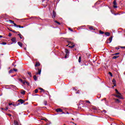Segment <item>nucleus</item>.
Segmentation results:
<instances>
[{"instance_id":"obj_14","label":"nucleus","mask_w":125,"mask_h":125,"mask_svg":"<svg viewBox=\"0 0 125 125\" xmlns=\"http://www.w3.org/2000/svg\"><path fill=\"white\" fill-rule=\"evenodd\" d=\"M18 44L20 46H21V47H22V46H23V44H22V43L20 42H18Z\"/></svg>"},{"instance_id":"obj_23","label":"nucleus","mask_w":125,"mask_h":125,"mask_svg":"<svg viewBox=\"0 0 125 125\" xmlns=\"http://www.w3.org/2000/svg\"><path fill=\"white\" fill-rule=\"evenodd\" d=\"M72 46H69L68 47H70V48H74L75 47V44L71 45Z\"/></svg>"},{"instance_id":"obj_45","label":"nucleus","mask_w":125,"mask_h":125,"mask_svg":"<svg viewBox=\"0 0 125 125\" xmlns=\"http://www.w3.org/2000/svg\"><path fill=\"white\" fill-rule=\"evenodd\" d=\"M115 49H116L117 50H118V49H120V48L119 47H116Z\"/></svg>"},{"instance_id":"obj_9","label":"nucleus","mask_w":125,"mask_h":125,"mask_svg":"<svg viewBox=\"0 0 125 125\" xmlns=\"http://www.w3.org/2000/svg\"><path fill=\"white\" fill-rule=\"evenodd\" d=\"M39 66H41V63H40V62H36L35 65V67H39Z\"/></svg>"},{"instance_id":"obj_22","label":"nucleus","mask_w":125,"mask_h":125,"mask_svg":"<svg viewBox=\"0 0 125 125\" xmlns=\"http://www.w3.org/2000/svg\"><path fill=\"white\" fill-rule=\"evenodd\" d=\"M28 75L30 77V78H32V73L30 72H27Z\"/></svg>"},{"instance_id":"obj_43","label":"nucleus","mask_w":125,"mask_h":125,"mask_svg":"<svg viewBox=\"0 0 125 125\" xmlns=\"http://www.w3.org/2000/svg\"><path fill=\"white\" fill-rule=\"evenodd\" d=\"M68 30H69V31H71V32H74V31L73 30V29H71V28H68Z\"/></svg>"},{"instance_id":"obj_44","label":"nucleus","mask_w":125,"mask_h":125,"mask_svg":"<svg viewBox=\"0 0 125 125\" xmlns=\"http://www.w3.org/2000/svg\"><path fill=\"white\" fill-rule=\"evenodd\" d=\"M11 36H12V34H11V33H9L8 37H11Z\"/></svg>"},{"instance_id":"obj_33","label":"nucleus","mask_w":125,"mask_h":125,"mask_svg":"<svg viewBox=\"0 0 125 125\" xmlns=\"http://www.w3.org/2000/svg\"><path fill=\"white\" fill-rule=\"evenodd\" d=\"M34 92L35 93H38V92H39V90L38 89H36L34 91Z\"/></svg>"},{"instance_id":"obj_61","label":"nucleus","mask_w":125,"mask_h":125,"mask_svg":"<svg viewBox=\"0 0 125 125\" xmlns=\"http://www.w3.org/2000/svg\"><path fill=\"white\" fill-rule=\"evenodd\" d=\"M110 52H113L112 50H111Z\"/></svg>"},{"instance_id":"obj_29","label":"nucleus","mask_w":125,"mask_h":125,"mask_svg":"<svg viewBox=\"0 0 125 125\" xmlns=\"http://www.w3.org/2000/svg\"><path fill=\"white\" fill-rule=\"evenodd\" d=\"M119 56H114L112 57V59H117V58H118Z\"/></svg>"},{"instance_id":"obj_47","label":"nucleus","mask_w":125,"mask_h":125,"mask_svg":"<svg viewBox=\"0 0 125 125\" xmlns=\"http://www.w3.org/2000/svg\"><path fill=\"white\" fill-rule=\"evenodd\" d=\"M121 48H125V46H120Z\"/></svg>"},{"instance_id":"obj_37","label":"nucleus","mask_w":125,"mask_h":125,"mask_svg":"<svg viewBox=\"0 0 125 125\" xmlns=\"http://www.w3.org/2000/svg\"><path fill=\"white\" fill-rule=\"evenodd\" d=\"M9 73L10 74L11 73H13V69H11L9 71Z\"/></svg>"},{"instance_id":"obj_50","label":"nucleus","mask_w":125,"mask_h":125,"mask_svg":"<svg viewBox=\"0 0 125 125\" xmlns=\"http://www.w3.org/2000/svg\"><path fill=\"white\" fill-rule=\"evenodd\" d=\"M13 104H12V103H9V106H11V105H13Z\"/></svg>"},{"instance_id":"obj_21","label":"nucleus","mask_w":125,"mask_h":125,"mask_svg":"<svg viewBox=\"0 0 125 125\" xmlns=\"http://www.w3.org/2000/svg\"><path fill=\"white\" fill-rule=\"evenodd\" d=\"M9 21L10 22V23L11 24H13L14 25V24H15V23H14V21H12L11 20H9Z\"/></svg>"},{"instance_id":"obj_31","label":"nucleus","mask_w":125,"mask_h":125,"mask_svg":"<svg viewBox=\"0 0 125 125\" xmlns=\"http://www.w3.org/2000/svg\"><path fill=\"white\" fill-rule=\"evenodd\" d=\"M39 89L40 90H42V91H43V92H44L45 91V90L43 89V88H39Z\"/></svg>"},{"instance_id":"obj_3","label":"nucleus","mask_w":125,"mask_h":125,"mask_svg":"<svg viewBox=\"0 0 125 125\" xmlns=\"http://www.w3.org/2000/svg\"><path fill=\"white\" fill-rule=\"evenodd\" d=\"M11 42H13V43H16L17 42H16V37H13L11 39Z\"/></svg>"},{"instance_id":"obj_64","label":"nucleus","mask_w":125,"mask_h":125,"mask_svg":"<svg viewBox=\"0 0 125 125\" xmlns=\"http://www.w3.org/2000/svg\"><path fill=\"white\" fill-rule=\"evenodd\" d=\"M114 54H113L112 55H115Z\"/></svg>"},{"instance_id":"obj_30","label":"nucleus","mask_w":125,"mask_h":125,"mask_svg":"<svg viewBox=\"0 0 125 125\" xmlns=\"http://www.w3.org/2000/svg\"><path fill=\"white\" fill-rule=\"evenodd\" d=\"M14 124L15 125H19V124H18V122H17V121H14Z\"/></svg>"},{"instance_id":"obj_62","label":"nucleus","mask_w":125,"mask_h":125,"mask_svg":"<svg viewBox=\"0 0 125 125\" xmlns=\"http://www.w3.org/2000/svg\"><path fill=\"white\" fill-rule=\"evenodd\" d=\"M72 124H74V125H75V123L74 122H72Z\"/></svg>"},{"instance_id":"obj_60","label":"nucleus","mask_w":125,"mask_h":125,"mask_svg":"<svg viewBox=\"0 0 125 125\" xmlns=\"http://www.w3.org/2000/svg\"><path fill=\"white\" fill-rule=\"evenodd\" d=\"M0 55H3V54H1V55H0Z\"/></svg>"},{"instance_id":"obj_27","label":"nucleus","mask_w":125,"mask_h":125,"mask_svg":"<svg viewBox=\"0 0 125 125\" xmlns=\"http://www.w3.org/2000/svg\"><path fill=\"white\" fill-rule=\"evenodd\" d=\"M65 53L67 55L68 53H69V50H68L67 49H65Z\"/></svg>"},{"instance_id":"obj_36","label":"nucleus","mask_w":125,"mask_h":125,"mask_svg":"<svg viewBox=\"0 0 125 125\" xmlns=\"http://www.w3.org/2000/svg\"><path fill=\"white\" fill-rule=\"evenodd\" d=\"M19 82H21V83H24V81H23V80H22L21 79H20L19 80Z\"/></svg>"},{"instance_id":"obj_41","label":"nucleus","mask_w":125,"mask_h":125,"mask_svg":"<svg viewBox=\"0 0 125 125\" xmlns=\"http://www.w3.org/2000/svg\"><path fill=\"white\" fill-rule=\"evenodd\" d=\"M120 54V53H116L114 54V55H115L116 56H117V55H119Z\"/></svg>"},{"instance_id":"obj_48","label":"nucleus","mask_w":125,"mask_h":125,"mask_svg":"<svg viewBox=\"0 0 125 125\" xmlns=\"http://www.w3.org/2000/svg\"><path fill=\"white\" fill-rule=\"evenodd\" d=\"M103 112H104V113H106V111L105 110H103Z\"/></svg>"},{"instance_id":"obj_32","label":"nucleus","mask_w":125,"mask_h":125,"mask_svg":"<svg viewBox=\"0 0 125 125\" xmlns=\"http://www.w3.org/2000/svg\"><path fill=\"white\" fill-rule=\"evenodd\" d=\"M99 33L100 34H101V35H103L104 34V32L101 31V30H100L99 31Z\"/></svg>"},{"instance_id":"obj_58","label":"nucleus","mask_w":125,"mask_h":125,"mask_svg":"<svg viewBox=\"0 0 125 125\" xmlns=\"http://www.w3.org/2000/svg\"><path fill=\"white\" fill-rule=\"evenodd\" d=\"M0 38H2V36L0 35Z\"/></svg>"},{"instance_id":"obj_59","label":"nucleus","mask_w":125,"mask_h":125,"mask_svg":"<svg viewBox=\"0 0 125 125\" xmlns=\"http://www.w3.org/2000/svg\"><path fill=\"white\" fill-rule=\"evenodd\" d=\"M14 66V67L15 68V67H16V64H15Z\"/></svg>"},{"instance_id":"obj_57","label":"nucleus","mask_w":125,"mask_h":125,"mask_svg":"<svg viewBox=\"0 0 125 125\" xmlns=\"http://www.w3.org/2000/svg\"><path fill=\"white\" fill-rule=\"evenodd\" d=\"M28 104H29V103H26L25 104L26 105H28Z\"/></svg>"},{"instance_id":"obj_12","label":"nucleus","mask_w":125,"mask_h":125,"mask_svg":"<svg viewBox=\"0 0 125 125\" xmlns=\"http://www.w3.org/2000/svg\"><path fill=\"white\" fill-rule=\"evenodd\" d=\"M114 100L115 101V103H120L121 102V101L118 99H114Z\"/></svg>"},{"instance_id":"obj_11","label":"nucleus","mask_w":125,"mask_h":125,"mask_svg":"<svg viewBox=\"0 0 125 125\" xmlns=\"http://www.w3.org/2000/svg\"><path fill=\"white\" fill-rule=\"evenodd\" d=\"M14 25L15 27H19V28H24V26H21V25H18L16 24V23H14Z\"/></svg>"},{"instance_id":"obj_46","label":"nucleus","mask_w":125,"mask_h":125,"mask_svg":"<svg viewBox=\"0 0 125 125\" xmlns=\"http://www.w3.org/2000/svg\"><path fill=\"white\" fill-rule=\"evenodd\" d=\"M5 111H7V110H8V107H6L5 109H4Z\"/></svg>"},{"instance_id":"obj_2","label":"nucleus","mask_w":125,"mask_h":125,"mask_svg":"<svg viewBox=\"0 0 125 125\" xmlns=\"http://www.w3.org/2000/svg\"><path fill=\"white\" fill-rule=\"evenodd\" d=\"M56 111L57 112V113L61 112L62 114H65V112H63V110L61 108H57L56 109Z\"/></svg>"},{"instance_id":"obj_5","label":"nucleus","mask_w":125,"mask_h":125,"mask_svg":"<svg viewBox=\"0 0 125 125\" xmlns=\"http://www.w3.org/2000/svg\"><path fill=\"white\" fill-rule=\"evenodd\" d=\"M113 4L114 6H113V7L114 8H117L118 7V6H117V1H116V0H114L113 1Z\"/></svg>"},{"instance_id":"obj_6","label":"nucleus","mask_w":125,"mask_h":125,"mask_svg":"<svg viewBox=\"0 0 125 125\" xmlns=\"http://www.w3.org/2000/svg\"><path fill=\"white\" fill-rule=\"evenodd\" d=\"M115 97H117V98H119V99H124V98L122 97V95H115Z\"/></svg>"},{"instance_id":"obj_20","label":"nucleus","mask_w":125,"mask_h":125,"mask_svg":"<svg viewBox=\"0 0 125 125\" xmlns=\"http://www.w3.org/2000/svg\"><path fill=\"white\" fill-rule=\"evenodd\" d=\"M19 105H20V103H19L17 104H13V106H14V107H16V106H19Z\"/></svg>"},{"instance_id":"obj_53","label":"nucleus","mask_w":125,"mask_h":125,"mask_svg":"<svg viewBox=\"0 0 125 125\" xmlns=\"http://www.w3.org/2000/svg\"><path fill=\"white\" fill-rule=\"evenodd\" d=\"M14 64H15V62H13L12 64V66H14Z\"/></svg>"},{"instance_id":"obj_17","label":"nucleus","mask_w":125,"mask_h":125,"mask_svg":"<svg viewBox=\"0 0 125 125\" xmlns=\"http://www.w3.org/2000/svg\"><path fill=\"white\" fill-rule=\"evenodd\" d=\"M104 35H105V36H107V37H109V36H110V33H109V32H105V33H104Z\"/></svg>"},{"instance_id":"obj_40","label":"nucleus","mask_w":125,"mask_h":125,"mask_svg":"<svg viewBox=\"0 0 125 125\" xmlns=\"http://www.w3.org/2000/svg\"><path fill=\"white\" fill-rule=\"evenodd\" d=\"M13 70L15 72H17V71H18V70H17V69L16 68H13Z\"/></svg>"},{"instance_id":"obj_56","label":"nucleus","mask_w":125,"mask_h":125,"mask_svg":"<svg viewBox=\"0 0 125 125\" xmlns=\"http://www.w3.org/2000/svg\"><path fill=\"white\" fill-rule=\"evenodd\" d=\"M1 110H4V108H1Z\"/></svg>"},{"instance_id":"obj_16","label":"nucleus","mask_w":125,"mask_h":125,"mask_svg":"<svg viewBox=\"0 0 125 125\" xmlns=\"http://www.w3.org/2000/svg\"><path fill=\"white\" fill-rule=\"evenodd\" d=\"M115 91L117 94H118L119 95H121V94L119 92V91H118V89H115Z\"/></svg>"},{"instance_id":"obj_52","label":"nucleus","mask_w":125,"mask_h":125,"mask_svg":"<svg viewBox=\"0 0 125 125\" xmlns=\"http://www.w3.org/2000/svg\"><path fill=\"white\" fill-rule=\"evenodd\" d=\"M8 116H9V117H11V115L10 114H8Z\"/></svg>"},{"instance_id":"obj_42","label":"nucleus","mask_w":125,"mask_h":125,"mask_svg":"<svg viewBox=\"0 0 125 125\" xmlns=\"http://www.w3.org/2000/svg\"><path fill=\"white\" fill-rule=\"evenodd\" d=\"M85 102H86V103H89V104H90V102H89V101L86 100V101H85Z\"/></svg>"},{"instance_id":"obj_1","label":"nucleus","mask_w":125,"mask_h":125,"mask_svg":"<svg viewBox=\"0 0 125 125\" xmlns=\"http://www.w3.org/2000/svg\"><path fill=\"white\" fill-rule=\"evenodd\" d=\"M113 40V37H110L108 40H107L106 41V43H111V42H112V41Z\"/></svg>"},{"instance_id":"obj_15","label":"nucleus","mask_w":125,"mask_h":125,"mask_svg":"<svg viewBox=\"0 0 125 125\" xmlns=\"http://www.w3.org/2000/svg\"><path fill=\"white\" fill-rule=\"evenodd\" d=\"M89 30L95 31V29L93 28V26H90L89 27Z\"/></svg>"},{"instance_id":"obj_24","label":"nucleus","mask_w":125,"mask_h":125,"mask_svg":"<svg viewBox=\"0 0 125 125\" xmlns=\"http://www.w3.org/2000/svg\"><path fill=\"white\" fill-rule=\"evenodd\" d=\"M78 61L79 63H81V62H82V57H79Z\"/></svg>"},{"instance_id":"obj_13","label":"nucleus","mask_w":125,"mask_h":125,"mask_svg":"<svg viewBox=\"0 0 125 125\" xmlns=\"http://www.w3.org/2000/svg\"><path fill=\"white\" fill-rule=\"evenodd\" d=\"M25 83H26V84L27 85H30V83H29V82L26 81H24L23 82V84H25Z\"/></svg>"},{"instance_id":"obj_4","label":"nucleus","mask_w":125,"mask_h":125,"mask_svg":"<svg viewBox=\"0 0 125 125\" xmlns=\"http://www.w3.org/2000/svg\"><path fill=\"white\" fill-rule=\"evenodd\" d=\"M112 83L114 85V86H113V87H114V86H116L117 83H116V80H115V79H113L112 80Z\"/></svg>"},{"instance_id":"obj_49","label":"nucleus","mask_w":125,"mask_h":125,"mask_svg":"<svg viewBox=\"0 0 125 125\" xmlns=\"http://www.w3.org/2000/svg\"><path fill=\"white\" fill-rule=\"evenodd\" d=\"M22 37H23V36H22V35H21V36H20V39H22Z\"/></svg>"},{"instance_id":"obj_28","label":"nucleus","mask_w":125,"mask_h":125,"mask_svg":"<svg viewBox=\"0 0 125 125\" xmlns=\"http://www.w3.org/2000/svg\"><path fill=\"white\" fill-rule=\"evenodd\" d=\"M43 103H44L45 106H46V105H47V101H43Z\"/></svg>"},{"instance_id":"obj_34","label":"nucleus","mask_w":125,"mask_h":125,"mask_svg":"<svg viewBox=\"0 0 125 125\" xmlns=\"http://www.w3.org/2000/svg\"><path fill=\"white\" fill-rule=\"evenodd\" d=\"M108 74L110 77H113V74H112L111 72H109Z\"/></svg>"},{"instance_id":"obj_7","label":"nucleus","mask_w":125,"mask_h":125,"mask_svg":"<svg viewBox=\"0 0 125 125\" xmlns=\"http://www.w3.org/2000/svg\"><path fill=\"white\" fill-rule=\"evenodd\" d=\"M53 19H54L55 17H56V12L55 11H53V15L52 16Z\"/></svg>"},{"instance_id":"obj_63","label":"nucleus","mask_w":125,"mask_h":125,"mask_svg":"<svg viewBox=\"0 0 125 125\" xmlns=\"http://www.w3.org/2000/svg\"><path fill=\"white\" fill-rule=\"evenodd\" d=\"M72 120L73 121L74 119H73V118H72Z\"/></svg>"},{"instance_id":"obj_51","label":"nucleus","mask_w":125,"mask_h":125,"mask_svg":"<svg viewBox=\"0 0 125 125\" xmlns=\"http://www.w3.org/2000/svg\"><path fill=\"white\" fill-rule=\"evenodd\" d=\"M21 34H20V33L18 34V36H19V37H20V36H21Z\"/></svg>"},{"instance_id":"obj_39","label":"nucleus","mask_w":125,"mask_h":125,"mask_svg":"<svg viewBox=\"0 0 125 125\" xmlns=\"http://www.w3.org/2000/svg\"><path fill=\"white\" fill-rule=\"evenodd\" d=\"M93 110H94V111H96V110H97V108H96V107H93Z\"/></svg>"},{"instance_id":"obj_8","label":"nucleus","mask_w":125,"mask_h":125,"mask_svg":"<svg viewBox=\"0 0 125 125\" xmlns=\"http://www.w3.org/2000/svg\"><path fill=\"white\" fill-rule=\"evenodd\" d=\"M18 102H20V103H21V104H23V103H24L25 102V101H24L23 100H22V99H19L18 101Z\"/></svg>"},{"instance_id":"obj_18","label":"nucleus","mask_w":125,"mask_h":125,"mask_svg":"<svg viewBox=\"0 0 125 125\" xmlns=\"http://www.w3.org/2000/svg\"><path fill=\"white\" fill-rule=\"evenodd\" d=\"M21 94H22V95H24V94L26 93V91L23 90L21 92Z\"/></svg>"},{"instance_id":"obj_25","label":"nucleus","mask_w":125,"mask_h":125,"mask_svg":"<svg viewBox=\"0 0 125 125\" xmlns=\"http://www.w3.org/2000/svg\"><path fill=\"white\" fill-rule=\"evenodd\" d=\"M55 23H57V24H58V25H61V23L57 21H55Z\"/></svg>"},{"instance_id":"obj_38","label":"nucleus","mask_w":125,"mask_h":125,"mask_svg":"<svg viewBox=\"0 0 125 125\" xmlns=\"http://www.w3.org/2000/svg\"><path fill=\"white\" fill-rule=\"evenodd\" d=\"M13 33H16V34H18V33H20V32H16V31H15V30H13Z\"/></svg>"},{"instance_id":"obj_19","label":"nucleus","mask_w":125,"mask_h":125,"mask_svg":"<svg viewBox=\"0 0 125 125\" xmlns=\"http://www.w3.org/2000/svg\"><path fill=\"white\" fill-rule=\"evenodd\" d=\"M33 79H34V81H37L38 80V78H37V76L36 75H34L33 76Z\"/></svg>"},{"instance_id":"obj_54","label":"nucleus","mask_w":125,"mask_h":125,"mask_svg":"<svg viewBox=\"0 0 125 125\" xmlns=\"http://www.w3.org/2000/svg\"><path fill=\"white\" fill-rule=\"evenodd\" d=\"M9 31H10V32H13V30H11V29H9Z\"/></svg>"},{"instance_id":"obj_26","label":"nucleus","mask_w":125,"mask_h":125,"mask_svg":"<svg viewBox=\"0 0 125 125\" xmlns=\"http://www.w3.org/2000/svg\"><path fill=\"white\" fill-rule=\"evenodd\" d=\"M67 42L69 43L68 45H69V44H71V45L74 44V43L71 42V41H67Z\"/></svg>"},{"instance_id":"obj_10","label":"nucleus","mask_w":125,"mask_h":125,"mask_svg":"<svg viewBox=\"0 0 125 125\" xmlns=\"http://www.w3.org/2000/svg\"><path fill=\"white\" fill-rule=\"evenodd\" d=\"M41 73H42V70L38 69V72L36 73V75H41Z\"/></svg>"},{"instance_id":"obj_35","label":"nucleus","mask_w":125,"mask_h":125,"mask_svg":"<svg viewBox=\"0 0 125 125\" xmlns=\"http://www.w3.org/2000/svg\"><path fill=\"white\" fill-rule=\"evenodd\" d=\"M0 44H3V45H5V44H6V42H3L2 43H0Z\"/></svg>"},{"instance_id":"obj_55","label":"nucleus","mask_w":125,"mask_h":125,"mask_svg":"<svg viewBox=\"0 0 125 125\" xmlns=\"http://www.w3.org/2000/svg\"><path fill=\"white\" fill-rule=\"evenodd\" d=\"M64 58H67V55L64 56Z\"/></svg>"}]
</instances>
